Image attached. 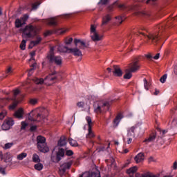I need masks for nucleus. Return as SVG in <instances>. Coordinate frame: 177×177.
<instances>
[{
  "label": "nucleus",
  "mask_w": 177,
  "mask_h": 177,
  "mask_svg": "<svg viewBox=\"0 0 177 177\" xmlns=\"http://www.w3.org/2000/svg\"><path fill=\"white\" fill-rule=\"evenodd\" d=\"M47 111H48L44 108L36 109L28 114V118L29 121H32L33 122H35V121H37L39 122V121L45 118V113H46Z\"/></svg>",
  "instance_id": "nucleus-1"
},
{
  "label": "nucleus",
  "mask_w": 177,
  "mask_h": 177,
  "mask_svg": "<svg viewBox=\"0 0 177 177\" xmlns=\"http://www.w3.org/2000/svg\"><path fill=\"white\" fill-rule=\"evenodd\" d=\"M157 28L159 30V34H161V32H162V30H165V24L158 25ZM138 34H142V35L145 36V38L149 39V41H151V43L153 45H156V44H157V41L160 39V38L158 37L159 34L146 35L144 32L140 31V29L138 30Z\"/></svg>",
  "instance_id": "nucleus-2"
},
{
  "label": "nucleus",
  "mask_w": 177,
  "mask_h": 177,
  "mask_svg": "<svg viewBox=\"0 0 177 177\" xmlns=\"http://www.w3.org/2000/svg\"><path fill=\"white\" fill-rule=\"evenodd\" d=\"M56 74L55 72L50 73L48 76H47L44 80V79H39L37 77H34L32 79L33 82L36 83L37 85H42V84H45L46 85H52L55 84V80L57 78L56 76H53Z\"/></svg>",
  "instance_id": "nucleus-3"
},
{
  "label": "nucleus",
  "mask_w": 177,
  "mask_h": 177,
  "mask_svg": "<svg viewBox=\"0 0 177 177\" xmlns=\"http://www.w3.org/2000/svg\"><path fill=\"white\" fill-rule=\"evenodd\" d=\"M57 49L58 52H61V53L68 52L69 53H72L73 56H78L79 57H82V52L81 51V50H80V48H78L77 46L75 48H68L67 46H64L63 45L59 44L57 46Z\"/></svg>",
  "instance_id": "nucleus-4"
},
{
  "label": "nucleus",
  "mask_w": 177,
  "mask_h": 177,
  "mask_svg": "<svg viewBox=\"0 0 177 177\" xmlns=\"http://www.w3.org/2000/svg\"><path fill=\"white\" fill-rule=\"evenodd\" d=\"M110 107V104L107 102L100 101L97 102L94 104V111L97 114H100V113H104L107 111Z\"/></svg>",
  "instance_id": "nucleus-5"
},
{
  "label": "nucleus",
  "mask_w": 177,
  "mask_h": 177,
  "mask_svg": "<svg viewBox=\"0 0 177 177\" xmlns=\"http://www.w3.org/2000/svg\"><path fill=\"white\" fill-rule=\"evenodd\" d=\"M37 149L41 153H48L49 147L46 145V138L41 136L37 137Z\"/></svg>",
  "instance_id": "nucleus-6"
},
{
  "label": "nucleus",
  "mask_w": 177,
  "mask_h": 177,
  "mask_svg": "<svg viewBox=\"0 0 177 177\" xmlns=\"http://www.w3.org/2000/svg\"><path fill=\"white\" fill-rule=\"evenodd\" d=\"M37 35V27L30 24L23 30V38H34Z\"/></svg>",
  "instance_id": "nucleus-7"
},
{
  "label": "nucleus",
  "mask_w": 177,
  "mask_h": 177,
  "mask_svg": "<svg viewBox=\"0 0 177 177\" xmlns=\"http://www.w3.org/2000/svg\"><path fill=\"white\" fill-rule=\"evenodd\" d=\"M54 152L55 153L56 156H51V160L53 162H59L64 157L65 151L64 149L59 146H56L54 148Z\"/></svg>",
  "instance_id": "nucleus-8"
},
{
  "label": "nucleus",
  "mask_w": 177,
  "mask_h": 177,
  "mask_svg": "<svg viewBox=\"0 0 177 177\" xmlns=\"http://www.w3.org/2000/svg\"><path fill=\"white\" fill-rule=\"evenodd\" d=\"M55 50V47H51L50 49V53L47 56L50 63H55L57 66H60L62 64V57L60 56H55L53 52Z\"/></svg>",
  "instance_id": "nucleus-9"
},
{
  "label": "nucleus",
  "mask_w": 177,
  "mask_h": 177,
  "mask_svg": "<svg viewBox=\"0 0 177 177\" xmlns=\"http://www.w3.org/2000/svg\"><path fill=\"white\" fill-rule=\"evenodd\" d=\"M96 25L91 24L90 28L91 38L94 42H97L103 39V35H99L97 31H96Z\"/></svg>",
  "instance_id": "nucleus-10"
},
{
  "label": "nucleus",
  "mask_w": 177,
  "mask_h": 177,
  "mask_svg": "<svg viewBox=\"0 0 177 177\" xmlns=\"http://www.w3.org/2000/svg\"><path fill=\"white\" fill-rule=\"evenodd\" d=\"M27 20H28V15H23L21 19H17L15 20V26L17 28H20L21 26H24V24H26V21H27Z\"/></svg>",
  "instance_id": "nucleus-11"
},
{
  "label": "nucleus",
  "mask_w": 177,
  "mask_h": 177,
  "mask_svg": "<svg viewBox=\"0 0 177 177\" xmlns=\"http://www.w3.org/2000/svg\"><path fill=\"white\" fill-rule=\"evenodd\" d=\"M72 164L73 163L71 162H68L62 164L59 167V175L61 176H63L66 174V171L71 168Z\"/></svg>",
  "instance_id": "nucleus-12"
},
{
  "label": "nucleus",
  "mask_w": 177,
  "mask_h": 177,
  "mask_svg": "<svg viewBox=\"0 0 177 177\" xmlns=\"http://www.w3.org/2000/svg\"><path fill=\"white\" fill-rule=\"evenodd\" d=\"M138 6H140V3H136L132 8L131 9L133 10L136 11V15H138V16H148V17H150V16H151V14L150 13V12H146L145 11H138Z\"/></svg>",
  "instance_id": "nucleus-13"
},
{
  "label": "nucleus",
  "mask_w": 177,
  "mask_h": 177,
  "mask_svg": "<svg viewBox=\"0 0 177 177\" xmlns=\"http://www.w3.org/2000/svg\"><path fill=\"white\" fill-rule=\"evenodd\" d=\"M86 120L88 123V133L86 136V138H94L95 137V134L93 133V132L92 131V119H91V117L89 116H86Z\"/></svg>",
  "instance_id": "nucleus-14"
},
{
  "label": "nucleus",
  "mask_w": 177,
  "mask_h": 177,
  "mask_svg": "<svg viewBox=\"0 0 177 177\" xmlns=\"http://www.w3.org/2000/svg\"><path fill=\"white\" fill-rule=\"evenodd\" d=\"M139 68H140V64H139V61H134L129 65V70L131 73H136Z\"/></svg>",
  "instance_id": "nucleus-15"
},
{
  "label": "nucleus",
  "mask_w": 177,
  "mask_h": 177,
  "mask_svg": "<svg viewBox=\"0 0 177 177\" xmlns=\"http://www.w3.org/2000/svg\"><path fill=\"white\" fill-rule=\"evenodd\" d=\"M112 19H113V16L111 15V14H106L102 17V26H107V24L110 23Z\"/></svg>",
  "instance_id": "nucleus-16"
},
{
  "label": "nucleus",
  "mask_w": 177,
  "mask_h": 177,
  "mask_svg": "<svg viewBox=\"0 0 177 177\" xmlns=\"http://www.w3.org/2000/svg\"><path fill=\"white\" fill-rule=\"evenodd\" d=\"M113 75L114 77H122V71L118 66H113Z\"/></svg>",
  "instance_id": "nucleus-17"
},
{
  "label": "nucleus",
  "mask_w": 177,
  "mask_h": 177,
  "mask_svg": "<svg viewBox=\"0 0 177 177\" xmlns=\"http://www.w3.org/2000/svg\"><path fill=\"white\" fill-rule=\"evenodd\" d=\"M79 177H100V173H95V172H84Z\"/></svg>",
  "instance_id": "nucleus-18"
},
{
  "label": "nucleus",
  "mask_w": 177,
  "mask_h": 177,
  "mask_svg": "<svg viewBox=\"0 0 177 177\" xmlns=\"http://www.w3.org/2000/svg\"><path fill=\"white\" fill-rule=\"evenodd\" d=\"M42 41V37L40 36L36 37V40L30 41V44L29 45V48H34V46H37V45H39L41 41Z\"/></svg>",
  "instance_id": "nucleus-19"
},
{
  "label": "nucleus",
  "mask_w": 177,
  "mask_h": 177,
  "mask_svg": "<svg viewBox=\"0 0 177 177\" xmlns=\"http://www.w3.org/2000/svg\"><path fill=\"white\" fill-rule=\"evenodd\" d=\"M136 171H138V167L134 166L127 169L126 172L130 177H134L133 175H135Z\"/></svg>",
  "instance_id": "nucleus-20"
},
{
  "label": "nucleus",
  "mask_w": 177,
  "mask_h": 177,
  "mask_svg": "<svg viewBox=\"0 0 177 177\" xmlns=\"http://www.w3.org/2000/svg\"><path fill=\"white\" fill-rule=\"evenodd\" d=\"M46 23L48 24V26H57V19L56 17L49 18L46 20Z\"/></svg>",
  "instance_id": "nucleus-21"
},
{
  "label": "nucleus",
  "mask_w": 177,
  "mask_h": 177,
  "mask_svg": "<svg viewBox=\"0 0 177 177\" xmlns=\"http://www.w3.org/2000/svg\"><path fill=\"white\" fill-rule=\"evenodd\" d=\"M134 160L137 164L142 162L145 160V154L143 153H139L135 158Z\"/></svg>",
  "instance_id": "nucleus-22"
},
{
  "label": "nucleus",
  "mask_w": 177,
  "mask_h": 177,
  "mask_svg": "<svg viewBox=\"0 0 177 177\" xmlns=\"http://www.w3.org/2000/svg\"><path fill=\"white\" fill-rule=\"evenodd\" d=\"M124 116H122V114L121 113L118 114L115 118V120H113L114 127H118V124H120V121H121V120H122Z\"/></svg>",
  "instance_id": "nucleus-23"
},
{
  "label": "nucleus",
  "mask_w": 177,
  "mask_h": 177,
  "mask_svg": "<svg viewBox=\"0 0 177 177\" xmlns=\"http://www.w3.org/2000/svg\"><path fill=\"white\" fill-rule=\"evenodd\" d=\"M24 114V110L22 108H20L15 113V117L17 118H23Z\"/></svg>",
  "instance_id": "nucleus-24"
},
{
  "label": "nucleus",
  "mask_w": 177,
  "mask_h": 177,
  "mask_svg": "<svg viewBox=\"0 0 177 177\" xmlns=\"http://www.w3.org/2000/svg\"><path fill=\"white\" fill-rule=\"evenodd\" d=\"M127 138H135V127H131L127 130Z\"/></svg>",
  "instance_id": "nucleus-25"
},
{
  "label": "nucleus",
  "mask_w": 177,
  "mask_h": 177,
  "mask_svg": "<svg viewBox=\"0 0 177 177\" xmlns=\"http://www.w3.org/2000/svg\"><path fill=\"white\" fill-rule=\"evenodd\" d=\"M67 145V142L66 141V137H61L59 140L58 141V145L59 147H64V146H66Z\"/></svg>",
  "instance_id": "nucleus-26"
},
{
  "label": "nucleus",
  "mask_w": 177,
  "mask_h": 177,
  "mask_svg": "<svg viewBox=\"0 0 177 177\" xmlns=\"http://www.w3.org/2000/svg\"><path fill=\"white\" fill-rule=\"evenodd\" d=\"M3 160H4L6 162H10V161H12V156H10V153H6L4 154Z\"/></svg>",
  "instance_id": "nucleus-27"
},
{
  "label": "nucleus",
  "mask_w": 177,
  "mask_h": 177,
  "mask_svg": "<svg viewBox=\"0 0 177 177\" xmlns=\"http://www.w3.org/2000/svg\"><path fill=\"white\" fill-rule=\"evenodd\" d=\"M132 73L133 72H131V71H129V69H127L126 73L124 75V78L125 80H130V78H132Z\"/></svg>",
  "instance_id": "nucleus-28"
},
{
  "label": "nucleus",
  "mask_w": 177,
  "mask_h": 177,
  "mask_svg": "<svg viewBox=\"0 0 177 177\" xmlns=\"http://www.w3.org/2000/svg\"><path fill=\"white\" fill-rule=\"evenodd\" d=\"M156 140V134H152L151 136H149V138L145 139L144 142L145 143H150L151 142H154Z\"/></svg>",
  "instance_id": "nucleus-29"
},
{
  "label": "nucleus",
  "mask_w": 177,
  "mask_h": 177,
  "mask_svg": "<svg viewBox=\"0 0 177 177\" xmlns=\"http://www.w3.org/2000/svg\"><path fill=\"white\" fill-rule=\"evenodd\" d=\"M26 157H27V153H25V152H22L17 156V158L19 161H21V160H24V158H26Z\"/></svg>",
  "instance_id": "nucleus-30"
},
{
  "label": "nucleus",
  "mask_w": 177,
  "mask_h": 177,
  "mask_svg": "<svg viewBox=\"0 0 177 177\" xmlns=\"http://www.w3.org/2000/svg\"><path fill=\"white\" fill-rule=\"evenodd\" d=\"M116 21L115 23V26H120V24H121L122 23V21H124V19H122V17H115Z\"/></svg>",
  "instance_id": "nucleus-31"
},
{
  "label": "nucleus",
  "mask_w": 177,
  "mask_h": 177,
  "mask_svg": "<svg viewBox=\"0 0 177 177\" xmlns=\"http://www.w3.org/2000/svg\"><path fill=\"white\" fill-rule=\"evenodd\" d=\"M5 123L11 128V127H13V125L15 124V121H13V119L12 118H8L6 120Z\"/></svg>",
  "instance_id": "nucleus-32"
},
{
  "label": "nucleus",
  "mask_w": 177,
  "mask_h": 177,
  "mask_svg": "<svg viewBox=\"0 0 177 177\" xmlns=\"http://www.w3.org/2000/svg\"><path fill=\"white\" fill-rule=\"evenodd\" d=\"M43 169L44 165H42L41 163L38 162L37 164L35 165V169H36L37 171H42Z\"/></svg>",
  "instance_id": "nucleus-33"
},
{
  "label": "nucleus",
  "mask_w": 177,
  "mask_h": 177,
  "mask_svg": "<svg viewBox=\"0 0 177 177\" xmlns=\"http://www.w3.org/2000/svg\"><path fill=\"white\" fill-rule=\"evenodd\" d=\"M68 142L71 146H73L74 147H77L78 146V142L75 140H73V138H69Z\"/></svg>",
  "instance_id": "nucleus-34"
},
{
  "label": "nucleus",
  "mask_w": 177,
  "mask_h": 177,
  "mask_svg": "<svg viewBox=\"0 0 177 177\" xmlns=\"http://www.w3.org/2000/svg\"><path fill=\"white\" fill-rule=\"evenodd\" d=\"M32 159L33 162H39V161H41V160L39 159V156L37 153H34L32 155Z\"/></svg>",
  "instance_id": "nucleus-35"
},
{
  "label": "nucleus",
  "mask_w": 177,
  "mask_h": 177,
  "mask_svg": "<svg viewBox=\"0 0 177 177\" xmlns=\"http://www.w3.org/2000/svg\"><path fill=\"white\" fill-rule=\"evenodd\" d=\"M7 113H8V112L6 111V110L2 109L0 111V120H3L5 118V117H6Z\"/></svg>",
  "instance_id": "nucleus-36"
},
{
  "label": "nucleus",
  "mask_w": 177,
  "mask_h": 177,
  "mask_svg": "<svg viewBox=\"0 0 177 177\" xmlns=\"http://www.w3.org/2000/svg\"><path fill=\"white\" fill-rule=\"evenodd\" d=\"M1 128L3 131H8L10 129V126H8V124L4 122L1 126Z\"/></svg>",
  "instance_id": "nucleus-37"
},
{
  "label": "nucleus",
  "mask_w": 177,
  "mask_h": 177,
  "mask_svg": "<svg viewBox=\"0 0 177 177\" xmlns=\"http://www.w3.org/2000/svg\"><path fill=\"white\" fill-rule=\"evenodd\" d=\"M26 44H27V41H26L25 39L22 40V41L20 44V48L22 50H24L26 49Z\"/></svg>",
  "instance_id": "nucleus-38"
},
{
  "label": "nucleus",
  "mask_w": 177,
  "mask_h": 177,
  "mask_svg": "<svg viewBox=\"0 0 177 177\" xmlns=\"http://www.w3.org/2000/svg\"><path fill=\"white\" fill-rule=\"evenodd\" d=\"M67 29H57L55 30V32L56 34H64V32H66Z\"/></svg>",
  "instance_id": "nucleus-39"
},
{
  "label": "nucleus",
  "mask_w": 177,
  "mask_h": 177,
  "mask_svg": "<svg viewBox=\"0 0 177 177\" xmlns=\"http://www.w3.org/2000/svg\"><path fill=\"white\" fill-rule=\"evenodd\" d=\"M79 46V48L80 49H85V48H86V44H85V42L84 41H81Z\"/></svg>",
  "instance_id": "nucleus-40"
},
{
  "label": "nucleus",
  "mask_w": 177,
  "mask_h": 177,
  "mask_svg": "<svg viewBox=\"0 0 177 177\" xmlns=\"http://www.w3.org/2000/svg\"><path fill=\"white\" fill-rule=\"evenodd\" d=\"M29 103L30 104H32V106L37 104V103H38V100L35 99V98H32L29 100Z\"/></svg>",
  "instance_id": "nucleus-41"
},
{
  "label": "nucleus",
  "mask_w": 177,
  "mask_h": 177,
  "mask_svg": "<svg viewBox=\"0 0 177 177\" xmlns=\"http://www.w3.org/2000/svg\"><path fill=\"white\" fill-rule=\"evenodd\" d=\"M64 42L66 45H71V42H73V37L66 38Z\"/></svg>",
  "instance_id": "nucleus-42"
},
{
  "label": "nucleus",
  "mask_w": 177,
  "mask_h": 177,
  "mask_svg": "<svg viewBox=\"0 0 177 177\" xmlns=\"http://www.w3.org/2000/svg\"><path fill=\"white\" fill-rule=\"evenodd\" d=\"M160 82L162 84H164L167 81V74H165L163 76H162L160 79Z\"/></svg>",
  "instance_id": "nucleus-43"
},
{
  "label": "nucleus",
  "mask_w": 177,
  "mask_h": 177,
  "mask_svg": "<svg viewBox=\"0 0 177 177\" xmlns=\"http://www.w3.org/2000/svg\"><path fill=\"white\" fill-rule=\"evenodd\" d=\"M149 84L147 83V80L146 79H144V86H145V88L147 90V91H149Z\"/></svg>",
  "instance_id": "nucleus-44"
},
{
  "label": "nucleus",
  "mask_w": 177,
  "mask_h": 177,
  "mask_svg": "<svg viewBox=\"0 0 177 177\" xmlns=\"http://www.w3.org/2000/svg\"><path fill=\"white\" fill-rule=\"evenodd\" d=\"M12 73H13V70L12 69V67H9L6 71V74L7 75H10V74H12Z\"/></svg>",
  "instance_id": "nucleus-45"
},
{
  "label": "nucleus",
  "mask_w": 177,
  "mask_h": 177,
  "mask_svg": "<svg viewBox=\"0 0 177 177\" xmlns=\"http://www.w3.org/2000/svg\"><path fill=\"white\" fill-rule=\"evenodd\" d=\"M39 5H41V3H35L33 4H32V9L35 10L37 9L38 6H39Z\"/></svg>",
  "instance_id": "nucleus-46"
},
{
  "label": "nucleus",
  "mask_w": 177,
  "mask_h": 177,
  "mask_svg": "<svg viewBox=\"0 0 177 177\" xmlns=\"http://www.w3.org/2000/svg\"><path fill=\"white\" fill-rule=\"evenodd\" d=\"M171 127L174 128L175 127H177V118H174L173 121L171 122Z\"/></svg>",
  "instance_id": "nucleus-47"
},
{
  "label": "nucleus",
  "mask_w": 177,
  "mask_h": 177,
  "mask_svg": "<svg viewBox=\"0 0 177 177\" xmlns=\"http://www.w3.org/2000/svg\"><path fill=\"white\" fill-rule=\"evenodd\" d=\"M32 68L29 70V73H28L29 75H31V74H32V70H34V68H35V67H37V64H33L32 65Z\"/></svg>",
  "instance_id": "nucleus-48"
},
{
  "label": "nucleus",
  "mask_w": 177,
  "mask_h": 177,
  "mask_svg": "<svg viewBox=\"0 0 177 177\" xmlns=\"http://www.w3.org/2000/svg\"><path fill=\"white\" fill-rule=\"evenodd\" d=\"M13 146V143H6L4 146V149H10Z\"/></svg>",
  "instance_id": "nucleus-49"
},
{
  "label": "nucleus",
  "mask_w": 177,
  "mask_h": 177,
  "mask_svg": "<svg viewBox=\"0 0 177 177\" xmlns=\"http://www.w3.org/2000/svg\"><path fill=\"white\" fill-rule=\"evenodd\" d=\"M27 125H28V123L26 122H22L21 129H26V127H27Z\"/></svg>",
  "instance_id": "nucleus-50"
},
{
  "label": "nucleus",
  "mask_w": 177,
  "mask_h": 177,
  "mask_svg": "<svg viewBox=\"0 0 177 177\" xmlns=\"http://www.w3.org/2000/svg\"><path fill=\"white\" fill-rule=\"evenodd\" d=\"M81 41H82L81 39H75L74 43H75V46H78V44H81Z\"/></svg>",
  "instance_id": "nucleus-51"
},
{
  "label": "nucleus",
  "mask_w": 177,
  "mask_h": 177,
  "mask_svg": "<svg viewBox=\"0 0 177 177\" xmlns=\"http://www.w3.org/2000/svg\"><path fill=\"white\" fill-rule=\"evenodd\" d=\"M127 138H127V143L128 145H131V143H132V140H133V138H132V137H127Z\"/></svg>",
  "instance_id": "nucleus-52"
},
{
  "label": "nucleus",
  "mask_w": 177,
  "mask_h": 177,
  "mask_svg": "<svg viewBox=\"0 0 177 177\" xmlns=\"http://www.w3.org/2000/svg\"><path fill=\"white\" fill-rule=\"evenodd\" d=\"M84 102H77V106L80 107V108L84 107Z\"/></svg>",
  "instance_id": "nucleus-53"
},
{
  "label": "nucleus",
  "mask_w": 177,
  "mask_h": 177,
  "mask_svg": "<svg viewBox=\"0 0 177 177\" xmlns=\"http://www.w3.org/2000/svg\"><path fill=\"white\" fill-rule=\"evenodd\" d=\"M66 156H73V151H71V150H67L66 151Z\"/></svg>",
  "instance_id": "nucleus-54"
},
{
  "label": "nucleus",
  "mask_w": 177,
  "mask_h": 177,
  "mask_svg": "<svg viewBox=\"0 0 177 177\" xmlns=\"http://www.w3.org/2000/svg\"><path fill=\"white\" fill-rule=\"evenodd\" d=\"M0 172H1V174H2L3 175H6V172H5V168H3V167H0Z\"/></svg>",
  "instance_id": "nucleus-55"
},
{
  "label": "nucleus",
  "mask_w": 177,
  "mask_h": 177,
  "mask_svg": "<svg viewBox=\"0 0 177 177\" xmlns=\"http://www.w3.org/2000/svg\"><path fill=\"white\" fill-rule=\"evenodd\" d=\"M19 93H20V91L19 89H16L14 91V96H17Z\"/></svg>",
  "instance_id": "nucleus-56"
},
{
  "label": "nucleus",
  "mask_w": 177,
  "mask_h": 177,
  "mask_svg": "<svg viewBox=\"0 0 177 177\" xmlns=\"http://www.w3.org/2000/svg\"><path fill=\"white\" fill-rule=\"evenodd\" d=\"M35 55V51H32L30 53V56L31 58L30 59V60H34V55Z\"/></svg>",
  "instance_id": "nucleus-57"
},
{
  "label": "nucleus",
  "mask_w": 177,
  "mask_h": 177,
  "mask_svg": "<svg viewBox=\"0 0 177 177\" xmlns=\"http://www.w3.org/2000/svg\"><path fill=\"white\" fill-rule=\"evenodd\" d=\"M131 164V161L130 160H127V162H126L124 163V165H123L124 168H126V167H128V165H129Z\"/></svg>",
  "instance_id": "nucleus-58"
},
{
  "label": "nucleus",
  "mask_w": 177,
  "mask_h": 177,
  "mask_svg": "<svg viewBox=\"0 0 177 177\" xmlns=\"http://www.w3.org/2000/svg\"><path fill=\"white\" fill-rule=\"evenodd\" d=\"M113 9H114V5H112V6H109L108 7V10L109 12H111L113 10Z\"/></svg>",
  "instance_id": "nucleus-59"
},
{
  "label": "nucleus",
  "mask_w": 177,
  "mask_h": 177,
  "mask_svg": "<svg viewBox=\"0 0 177 177\" xmlns=\"http://www.w3.org/2000/svg\"><path fill=\"white\" fill-rule=\"evenodd\" d=\"M107 2H109V0H100V3H102V5H106Z\"/></svg>",
  "instance_id": "nucleus-60"
},
{
  "label": "nucleus",
  "mask_w": 177,
  "mask_h": 177,
  "mask_svg": "<svg viewBox=\"0 0 177 177\" xmlns=\"http://www.w3.org/2000/svg\"><path fill=\"white\" fill-rule=\"evenodd\" d=\"M153 59L155 60H158V59H160V53L156 54L154 57Z\"/></svg>",
  "instance_id": "nucleus-61"
},
{
  "label": "nucleus",
  "mask_w": 177,
  "mask_h": 177,
  "mask_svg": "<svg viewBox=\"0 0 177 177\" xmlns=\"http://www.w3.org/2000/svg\"><path fill=\"white\" fill-rule=\"evenodd\" d=\"M173 169H177V162H174L173 165Z\"/></svg>",
  "instance_id": "nucleus-62"
},
{
  "label": "nucleus",
  "mask_w": 177,
  "mask_h": 177,
  "mask_svg": "<svg viewBox=\"0 0 177 177\" xmlns=\"http://www.w3.org/2000/svg\"><path fill=\"white\" fill-rule=\"evenodd\" d=\"M157 0H147V3H151L153 5V2H156Z\"/></svg>",
  "instance_id": "nucleus-63"
},
{
  "label": "nucleus",
  "mask_w": 177,
  "mask_h": 177,
  "mask_svg": "<svg viewBox=\"0 0 177 177\" xmlns=\"http://www.w3.org/2000/svg\"><path fill=\"white\" fill-rule=\"evenodd\" d=\"M16 106H17L16 104H14L11 105L10 106V110H13V109H16Z\"/></svg>",
  "instance_id": "nucleus-64"
}]
</instances>
